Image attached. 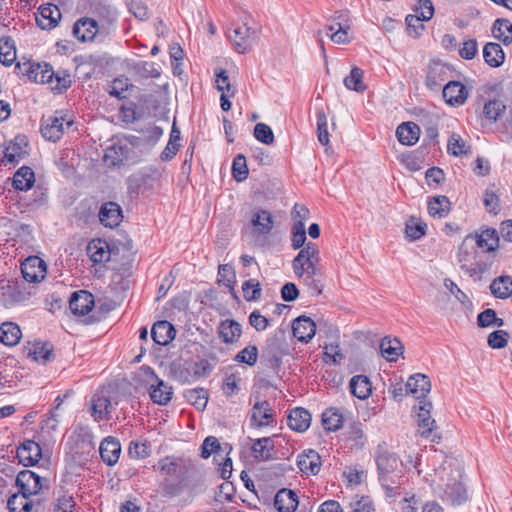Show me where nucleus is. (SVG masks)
Listing matches in <instances>:
<instances>
[{
  "mask_svg": "<svg viewBox=\"0 0 512 512\" xmlns=\"http://www.w3.org/2000/svg\"><path fill=\"white\" fill-rule=\"evenodd\" d=\"M347 438L349 441L353 442V446L357 449L363 448L367 443V437L360 422H353L349 425Z\"/></svg>",
  "mask_w": 512,
  "mask_h": 512,
  "instance_id": "nucleus-52",
  "label": "nucleus"
},
{
  "mask_svg": "<svg viewBox=\"0 0 512 512\" xmlns=\"http://www.w3.org/2000/svg\"><path fill=\"white\" fill-rule=\"evenodd\" d=\"M251 223L255 227L257 233L262 235L269 234L274 226L272 215L267 210H258L254 212Z\"/></svg>",
  "mask_w": 512,
  "mask_h": 512,
  "instance_id": "nucleus-39",
  "label": "nucleus"
},
{
  "mask_svg": "<svg viewBox=\"0 0 512 512\" xmlns=\"http://www.w3.org/2000/svg\"><path fill=\"white\" fill-rule=\"evenodd\" d=\"M467 236H471L475 242V247L485 253H491L496 251L500 247V237L498 231L495 228H485L474 233H470Z\"/></svg>",
  "mask_w": 512,
  "mask_h": 512,
  "instance_id": "nucleus-8",
  "label": "nucleus"
},
{
  "mask_svg": "<svg viewBox=\"0 0 512 512\" xmlns=\"http://www.w3.org/2000/svg\"><path fill=\"white\" fill-rule=\"evenodd\" d=\"M16 59L14 42L10 38H3L0 42V62L10 66Z\"/></svg>",
  "mask_w": 512,
  "mask_h": 512,
  "instance_id": "nucleus-53",
  "label": "nucleus"
},
{
  "mask_svg": "<svg viewBox=\"0 0 512 512\" xmlns=\"http://www.w3.org/2000/svg\"><path fill=\"white\" fill-rule=\"evenodd\" d=\"M292 332L299 341L308 343L315 335L316 324L307 316H299L292 324Z\"/></svg>",
  "mask_w": 512,
  "mask_h": 512,
  "instance_id": "nucleus-22",
  "label": "nucleus"
},
{
  "mask_svg": "<svg viewBox=\"0 0 512 512\" xmlns=\"http://www.w3.org/2000/svg\"><path fill=\"white\" fill-rule=\"evenodd\" d=\"M493 36L504 45L512 42V23L507 19H497L492 27Z\"/></svg>",
  "mask_w": 512,
  "mask_h": 512,
  "instance_id": "nucleus-44",
  "label": "nucleus"
},
{
  "mask_svg": "<svg viewBox=\"0 0 512 512\" xmlns=\"http://www.w3.org/2000/svg\"><path fill=\"white\" fill-rule=\"evenodd\" d=\"M175 328L168 321H158L151 329V336L155 343L159 345H167L175 338Z\"/></svg>",
  "mask_w": 512,
  "mask_h": 512,
  "instance_id": "nucleus-31",
  "label": "nucleus"
},
{
  "mask_svg": "<svg viewBox=\"0 0 512 512\" xmlns=\"http://www.w3.org/2000/svg\"><path fill=\"white\" fill-rule=\"evenodd\" d=\"M432 404L426 400L419 401L418 426L422 437L428 438L434 428L435 420L430 417Z\"/></svg>",
  "mask_w": 512,
  "mask_h": 512,
  "instance_id": "nucleus-30",
  "label": "nucleus"
},
{
  "mask_svg": "<svg viewBox=\"0 0 512 512\" xmlns=\"http://www.w3.org/2000/svg\"><path fill=\"white\" fill-rule=\"evenodd\" d=\"M405 388L407 393L421 401L425 400L426 395L430 392L431 383L426 375L417 373L408 378Z\"/></svg>",
  "mask_w": 512,
  "mask_h": 512,
  "instance_id": "nucleus-18",
  "label": "nucleus"
},
{
  "mask_svg": "<svg viewBox=\"0 0 512 512\" xmlns=\"http://www.w3.org/2000/svg\"><path fill=\"white\" fill-rule=\"evenodd\" d=\"M102 461L108 466H114L121 454V444L118 439L107 436L102 440L99 447Z\"/></svg>",
  "mask_w": 512,
  "mask_h": 512,
  "instance_id": "nucleus-19",
  "label": "nucleus"
},
{
  "mask_svg": "<svg viewBox=\"0 0 512 512\" xmlns=\"http://www.w3.org/2000/svg\"><path fill=\"white\" fill-rule=\"evenodd\" d=\"M26 75L29 80L41 84H53L55 72L48 63H32L29 64Z\"/></svg>",
  "mask_w": 512,
  "mask_h": 512,
  "instance_id": "nucleus-25",
  "label": "nucleus"
},
{
  "mask_svg": "<svg viewBox=\"0 0 512 512\" xmlns=\"http://www.w3.org/2000/svg\"><path fill=\"white\" fill-rule=\"evenodd\" d=\"M320 251L313 242H308L292 261V268L298 278L317 275Z\"/></svg>",
  "mask_w": 512,
  "mask_h": 512,
  "instance_id": "nucleus-3",
  "label": "nucleus"
},
{
  "mask_svg": "<svg viewBox=\"0 0 512 512\" xmlns=\"http://www.w3.org/2000/svg\"><path fill=\"white\" fill-rule=\"evenodd\" d=\"M450 205L449 199L445 195L439 194L428 201V213L432 217L443 218L448 214Z\"/></svg>",
  "mask_w": 512,
  "mask_h": 512,
  "instance_id": "nucleus-41",
  "label": "nucleus"
},
{
  "mask_svg": "<svg viewBox=\"0 0 512 512\" xmlns=\"http://www.w3.org/2000/svg\"><path fill=\"white\" fill-rule=\"evenodd\" d=\"M451 70L448 65L439 60H433L428 66L426 75V87L429 90L438 91L443 83L450 77Z\"/></svg>",
  "mask_w": 512,
  "mask_h": 512,
  "instance_id": "nucleus-9",
  "label": "nucleus"
},
{
  "mask_svg": "<svg viewBox=\"0 0 512 512\" xmlns=\"http://www.w3.org/2000/svg\"><path fill=\"white\" fill-rule=\"evenodd\" d=\"M250 421L252 426H268L274 421V414L268 401H257L252 409Z\"/></svg>",
  "mask_w": 512,
  "mask_h": 512,
  "instance_id": "nucleus-20",
  "label": "nucleus"
},
{
  "mask_svg": "<svg viewBox=\"0 0 512 512\" xmlns=\"http://www.w3.org/2000/svg\"><path fill=\"white\" fill-rule=\"evenodd\" d=\"M43 480L47 481L46 478L40 477L33 471L23 470L19 472L16 477V486L18 487L19 492L30 497L37 494L42 489Z\"/></svg>",
  "mask_w": 512,
  "mask_h": 512,
  "instance_id": "nucleus-10",
  "label": "nucleus"
},
{
  "mask_svg": "<svg viewBox=\"0 0 512 512\" xmlns=\"http://www.w3.org/2000/svg\"><path fill=\"white\" fill-rule=\"evenodd\" d=\"M396 136L401 144L412 146L420 136V128L413 122H404L396 130Z\"/></svg>",
  "mask_w": 512,
  "mask_h": 512,
  "instance_id": "nucleus-32",
  "label": "nucleus"
},
{
  "mask_svg": "<svg viewBox=\"0 0 512 512\" xmlns=\"http://www.w3.org/2000/svg\"><path fill=\"white\" fill-rule=\"evenodd\" d=\"M343 416L337 408L330 407L322 414V424L327 431H336L341 428Z\"/></svg>",
  "mask_w": 512,
  "mask_h": 512,
  "instance_id": "nucleus-46",
  "label": "nucleus"
},
{
  "mask_svg": "<svg viewBox=\"0 0 512 512\" xmlns=\"http://www.w3.org/2000/svg\"><path fill=\"white\" fill-rule=\"evenodd\" d=\"M22 333L20 327L14 322H4L0 326V342L6 346H15L19 343Z\"/></svg>",
  "mask_w": 512,
  "mask_h": 512,
  "instance_id": "nucleus-36",
  "label": "nucleus"
},
{
  "mask_svg": "<svg viewBox=\"0 0 512 512\" xmlns=\"http://www.w3.org/2000/svg\"><path fill=\"white\" fill-rule=\"evenodd\" d=\"M258 359V348L255 345H249L239 351L234 360L238 363H244L249 366L255 365Z\"/></svg>",
  "mask_w": 512,
  "mask_h": 512,
  "instance_id": "nucleus-60",
  "label": "nucleus"
},
{
  "mask_svg": "<svg viewBox=\"0 0 512 512\" xmlns=\"http://www.w3.org/2000/svg\"><path fill=\"white\" fill-rule=\"evenodd\" d=\"M382 355L388 361H396L403 351V345L397 338L384 337L380 343Z\"/></svg>",
  "mask_w": 512,
  "mask_h": 512,
  "instance_id": "nucleus-40",
  "label": "nucleus"
},
{
  "mask_svg": "<svg viewBox=\"0 0 512 512\" xmlns=\"http://www.w3.org/2000/svg\"><path fill=\"white\" fill-rule=\"evenodd\" d=\"M33 503L30 497L21 492L13 493L7 501V508L10 512H30Z\"/></svg>",
  "mask_w": 512,
  "mask_h": 512,
  "instance_id": "nucleus-43",
  "label": "nucleus"
},
{
  "mask_svg": "<svg viewBox=\"0 0 512 512\" xmlns=\"http://www.w3.org/2000/svg\"><path fill=\"white\" fill-rule=\"evenodd\" d=\"M259 30L255 27L248 26L247 22L233 29V35L229 34V38L234 42L235 50L238 53H246L252 47V43L258 38Z\"/></svg>",
  "mask_w": 512,
  "mask_h": 512,
  "instance_id": "nucleus-7",
  "label": "nucleus"
},
{
  "mask_svg": "<svg viewBox=\"0 0 512 512\" xmlns=\"http://www.w3.org/2000/svg\"><path fill=\"white\" fill-rule=\"evenodd\" d=\"M72 32L81 42L93 41L99 32V26L96 20L83 17L74 23Z\"/></svg>",
  "mask_w": 512,
  "mask_h": 512,
  "instance_id": "nucleus-17",
  "label": "nucleus"
},
{
  "mask_svg": "<svg viewBox=\"0 0 512 512\" xmlns=\"http://www.w3.org/2000/svg\"><path fill=\"white\" fill-rule=\"evenodd\" d=\"M218 283L228 287L231 291L234 290V284L236 283V274L232 266L228 264H222L218 267Z\"/></svg>",
  "mask_w": 512,
  "mask_h": 512,
  "instance_id": "nucleus-55",
  "label": "nucleus"
},
{
  "mask_svg": "<svg viewBox=\"0 0 512 512\" xmlns=\"http://www.w3.org/2000/svg\"><path fill=\"white\" fill-rule=\"evenodd\" d=\"M72 125V120H67L61 111H56L53 115L42 118L40 131L45 139L56 142L64 134L65 126L69 128Z\"/></svg>",
  "mask_w": 512,
  "mask_h": 512,
  "instance_id": "nucleus-6",
  "label": "nucleus"
},
{
  "mask_svg": "<svg viewBox=\"0 0 512 512\" xmlns=\"http://www.w3.org/2000/svg\"><path fill=\"white\" fill-rule=\"evenodd\" d=\"M483 58L490 67L496 68L504 63L505 54L500 44L489 42L483 48Z\"/></svg>",
  "mask_w": 512,
  "mask_h": 512,
  "instance_id": "nucleus-35",
  "label": "nucleus"
},
{
  "mask_svg": "<svg viewBox=\"0 0 512 512\" xmlns=\"http://www.w3.org/2000/svg\"><path fill=\"white\" fill-rule=\"evenodd\" d=\"M21 272L27 282H40L46 276V264L41 258L30 256L21 264Z\"/></svg>",
  "mask_w": 512,
  "mask_h": 512,
  "instance_id": "nucleus-12",
  "label": "nucleus"
},
{
  "mask_svg": "<svg viewBox=\"0 0 512 512\" xmlns=\"http://www.w3.org/2000/svg\"><path fill=\"white\" fill-rule=\"evenodd\" d=\"M129 87H133V85L130 83L128 78H115L110 85L109 94L119 99H124L127 97L126 92Z\"/></svg>",
  "mask_w": 512,
  "mask_h": 512,
  "instance_id": "nucleus-58",
  "label": "nucleus"
},
{
  "mask_svg": "<svg viewBox=\"0 0 512 512\" xmlns=\"http://www.w3.org/2000/svg\"><path fill=\"white\" fill-rule=\"evenodd\" d=\"M242 290L246 301H257L261 297V286L256 279L245 281L242 285Z\"/></svg>",
  "mask_w": 512,
  "mask_h": 512,
  "instance_id": "nucleus-59",
  "label": "nucleus"
},
{
  "mask_svg": "<svg viewBox=\"0 0 512 512\" xmlns=\"http://www.w3.org/2000/svg\"><path fill=\"white\" fill-rule=\"evenodd\" d=\"M427 225L420 219H417L415 217H411L407 222L405 226V234L406 237L409 238L411 241H415L420 239L422 236L426 233Z\"/></svg>",
  "mask_w": 512,
  "mask_h": 512,
  "instance_id": "nucleus-51",
  "label": "nucleus"
},
{
  "mask_svg": "<svg viewBox=\"0 0 512 512\" xmlns=\"http://www.w3.org/2000/svg\"><path fill=\"white\" fill-rule=\"evenodd\" d=\"M478 250L471 236H465L457 251V263L470 277L480 276L486 271V264L477 261Z\"/></svg>",
  "mask_w": 512,
  "mask_h": 512,
  "instance_id": "nucleus-1",
  "label": "nucleus"
},
{
  "mask_svg": "<svg viewBox=\"0 0 512 512\" xmlns=\"http://www.w3.org/2000/svg\"><path fill=\"white\" fill-rule=\"evenodd\" d=\"M129 147L120 141L113 142L104 151L103 161L108 167H118L128 159Z\"/></svg>",
  "mask_w": 512,
  "mask_h": 512,
  "instance_id": "nucleus-15",
  "label": "nucleus"
},
{
  "mask_svg": "<svg viewBox=\"0 0 512 512\" xmlns=\"http://www.w3.org/2000/svg\"><path fill=\"white\" fill-rule=\"evenodd\" d=\"M112 404L108 397L103 394L96 393L91 398L90 413L95 421L111 419Z\"/></svg>",
  "mask_w": 512,
  "mask_h": 512,
  "instance_id": "nucleus-24",
  "label": "nucleus"
},
{
  "mask_svg": "<svg viewBox=\"0 0 512 512\" xmlns=\"http://www.w3.org/2000/svg\"><path fill=\"white\" fill-rule=\"evenodd\" d=\"M87 254L94 264H103L110 260L111 251L109 244L100 238L88 243Z\"/></svg>",
  "mask_w": 512,
  "mask_h": 512,
  "instance_id": "nucleus-27",
  "label": "nucleus"
},
{
  "mask_svg": "<svg viewBox=\"0 0 512 512\" xmlns=\"http://www.w3.org/2000/svg\"><path fill=\"white\" fill-rule=\"evenodd\" d=\"M184 397L199 411H203L208 403V391L205 388L189 389L185 392Z\"/></svg>",
  "mask_w": 512,
  "mask_h": 512,
  "instance_id": "nucleus-47",
  "label": "nucleus"
},
{
  "mask_svg": "<svg viewBox=\"0 0 512 512\" xmlns=\"http://www.w3.org/2000/svg\"><path fill=\"white\" fill-rule=\"evenodd\" d=\"M292 247L294 249H299L304 246L306 241V232H305V224L302 221H295L292 226Z\"/></svg>",
  "mask_w": 512,
  "mask_h": 512,
  "instance_id": "nucleus-63",
  "label": "nucleus"
},
{
  "mask_svg": "<svg viewBox=\"0 0 512 512\" xmlns=\"http://www.w3.org/2000/svg\"><path fill=\"white\" fill-rule=\"evenodd\" d=\"M311 424V414L308 410L297 407L292 409L287 417V425L296 432L306 431Z\"/></svg>",
  "mask_w": 512,
  "mask_h": 512,
  "instance_id": "nucleus-28",
  "label": "nucleus"
},
{
  "mask_svg": "<svg viewBox=\"0 0 512 512\" xmlns=\"http://www.w3.org/2000/svg\"><path fill=\"white\" fill-rule=\"evenodd\" d=\"M316 118L318 140L322 145L326 146L329 144L327 116L323 110H318L316 112Z\"/></svg>",
  "mask_w": 512,
  "mask_h": 512,
  "instance_id": "nucleus-61",
  "label": "nucleus"
},
{
  "mask_svg": "<svg viewBox=\"0 0 512 512\" xmlns=\"http://www.w3.org/2000/svg\"><path fill=\"white\" fill-rule=\"evenodd\" d=\"M447 151L453 156L460 157L470 153V146L459 134L453 133L448 139Z\"/></svg>",
  "mask_w": 512,
  "mask_h": 512,
  "instance_id": "nucleus-50",
  "label": "nucleus"
},
{
  "mask_svg": "<svg viewBox=\"0 0 512 512\" xmlns=\"http://www.w3.org/2000/svg\"><path fill=\"white\" fill-rule=\"evenodd\" d=\"M273 448L274 445L271 438H259L252 445V453L256 459L266 461L272 458L271 451Z\"/></svg>",
  "mask_w": 512,
  "mask_h": 512,
  "instance_id": "nucleus-45",
  "label": "nucleus"
},
{
  "mask_svg": "<svg viewBox=\"0 0 512 512\" xmlns=\"http://www.w3.org/2000/svg\"><path fill=\"white\" fill-rule=\"evenodd\" d=\"M18 377L12 368L0 366V393H5L6 389L16 387Z\"/></svg>",
  "mask_w": 512,
  "mask_h": 512,
  "instance_id": "nucleus-56",
  "label": "nucleus"
},
{
  "mask_svg": "<svg viewBox=\"0 0 512 512\" xmlns=\"http://www.w3.org/2000/svg\"><path fill=\"white\" fill-rule=\"evenodd\" d=\"M232 175L238 182L243 181L248 176V167L246 158L242 154H238L232 163Z\"/></svg>",
  "mask_w": 512,
  "mask_h": 512,
  "instance_id": "nucleus-62",
  "label": "nucleus"
},
{
  "mask_svg": "<svg viewBox=\"0 0 512 512\" xmlns=\"http://www.w3.org/2000/svg\"><path fill=\"white\" fill-rule=\"evenodd\" d=\"M505 110L506 106L501 100L493 99L485 103L483 115L487 121L494 123L502 116Z\"/></svg>",
  "mask_w": 512,
  "mask_h": 512,
  "instance_id": "nucleus-49",
  "label": "nucleus"
},
{
  "mask_svg": "<svg viewBox=\"0 0 512 512\" xmlns=\"http://www.w3.org/2000/svg\"><path fill=\"white\" fill-rule=\"evenodd\" d=\"M61 16V11L56 5L45 4L39 7L35 20L41 29L51 30L58 25Z\"/></svg>",
  "mask_w": 512,
  "mask_h": 512,
  "instance_id": "nucleus-13",
  "label": "nucleus"
},
{
  "mask_svg": "<svg viewBox=\"0 0 512 512\" xmlns=\"http://www.w3.org/2000/svg\"><path fill=\"white\" fill-rule=\"evenodd\" d=\"M442 95L448 105L459 107L466 102L469 90L460 81H448L442 89Z\"/></svg>",
  "mask_w": 512,
  "mask_h": 512,
  "instance_id": "nucleus-11",
  "label": "nucleus"
},
{
  "mask_svg": "<svg viewBox=\"0 0 512 512\" xmlns=\"http://www.w3.org/2000/svg\"><path fill=\"white\" fill-rule=\"evenodd\" d=\"M375 461L377 464L379 480L386 489H390V483L395 484L392 474L399 465L397 456L387 450L384 446L379 445L375 452Z\"/></svg>",
  "mask_w": 512,
  "mask_h": 512,
  "instance_id": "nucleus-5",
  "label": "nucleus"
},
{
  "mask_svg": "<svg viewBox=\"0 0 512 512\" xmlns=\"http://www.w3.org/2000/svg\"><path fill=\"white\" fill-rule=\"evenodd\" d=\"M363 70L359 67H353L350 74L344 78V85L349 90L364 92L367 86L363 82Z\"/></svg>",
  "mask_w": 512,
  "mask_h": 512,
  "instance_id": "nucleus-48",
  "label": "nucleus"
},
{
  "mask_svg": "<svg viewBox=\"0 0 512 512\" xmlns=\"http://www.w3.org/2000/svg\"><path fill=\"white\" fill-rule=\"evenodd\" d=\"M443 500L452 506H460L467 500V492L460 483L448 485L444 491Z\"/></svg>",
  "mask_w": 512,
  "mask_h": 512,
  "instance_id": "nucleus-42",
  "label": "nucleus"
},
{
  "mask_svg": "<svg viewBox=\"0 0 512 512\" xmlns=\"http://www.w3.org/2000/svg\"><path fill=\"white\" fill-rule=\"evenodd\" d=\"M320 251L313 242H308L292 261V268L298 278L317 275Z\"/></svg>",
  "mask_w": 512,
  "mask_h": 512,
  "instance_id": "nucleus-4",
  "label": "nucleus"
},
{
  "mask_svg": "<svg viewBox=\"0 0 512 512\" xmlns=\"http://www.w3.org/2000/svg\"><path fill=\"white\" fill-rule=\"evenodd\" d=\"M134 70L143 78H158L160 76V72L153 62L140 61L135 64Z\"/></svg>",
  "mask_w": 512,
  "mask_h": 512,
  "instance_id": "nucleus-64",
  "label": "nucleus"
},
{
  "mask_svg": "<svg viewBox=\"0 0 512 512\" xmlns=\"http://www.w3.org/2000/svg\"><path fill=\"white\" fill-rule=\"evenodd\" d=\"M320 251L313 242H308L292 261V268L298 278L317 275Z\"/></svg>",
  "mask_w": 512,
  "mask_h": 512,
  "instance_id": "nucleus-2",
  "label": "nucleus"
},
{
  "mask_svg": "<svg viewBox=\"0 0 512 512\" xmlns=\"http://www.w3.org/2000/svg\"><path fill=\"white\" fill-rule=\"evenodd\" d=\"M34 182V171L28 166H22L15 172L12 185L16 190L23 191L31 189Z\"/></svg>",
  "mask_w": 512,
  "mask_h": 512,
  "instance_id": "nucleus-37",
  "label": "nucleus"
},
{
  "mask_svg": "<svg viewBox=\"0 0 512 512\" xmlns=\"http://www.w3.org/2000/svg\"><path fill=\"white\" fill-rule=\"evenodd\" d=\"M490 291L498 299L512 296V277L502 275L495 278L490 284Z\"/></svg>",
  "mask_w": 512,
  "mask_h": 512,
  "instance_id": "nucleus-38",
  "label": "nucleus"
},
{
  "mask_svg": "<svg viewBox=\"0 0 512 512\" xmlns=\"http://www.w3.org/2000/svg\"><path fill=\"white\" fill-rule=\"evenodd\" d=\"M98 217L101 224L109 228L119 226L123 219L121 207L115 202L104 203L100 207Z\"/></svg>",
  "mask_w": 512,
  "mask_h": 512,
  "instance_id": "nucleus-21",
  "label": "nucleus"
},
{
  "mask_svg": "<svg viewBox=\"0 0 512 512\" xmlns=\"http://www.w3.org/2000/svg\"><path fill=\"white\" fill-rule=\"evenodd\" d=\"M349 387L352 395L361 400L368 398L372 391L371 382L365 375L353 376L350 380Z\"/></svg>",
  "mask_w": 512,
  "mask_h": 512,
  "instance_id": "nucleus-34",
  "label": "nucleus"
},
{
  "mask_svg": "<svg viewBox=\"0 0 512 512\" xmlns=\"http://www.w3.org/2000/svg\"><path fill=\"white\" fill-rule=\"evenodd\" d=\"M94 307L93 295L85 290L73 292L69 300V308L74 315L84 316Z\"/></svg>",
  "mask_w": 512,
  "mask_h": 512,
  "instance_id": "nucleus-14",
  "label": "nucleus"
},
{
  "mask_svg": "<svg viewBox=\"0 0 512 512\" xmlns=\"http://www.w3.org/2000/svg\"><path fill=\"white\" fill-rule=\"evenodd\" d=\"M157 470L166 477H177L180 473V465L176 459L165 457L157 464Z\"/></svg>",
  "mask_w": 512,
  "mask_h": 512,
  "instance_id": "nucleus-54",
  "label": "nucleus"
},
{
  "mask_svg": "<svg viewBox=\"0 0 512 512\" xmlns=\"http://www.w3.org/2000/svg\"><path fill=\"white\" fill-rule=\"evenodd\" d=\"M172 387L156 377V385H151L150 398L158 405H167L172 398Z\"/></svg>",
  "mask_w": 512,
  "mask_h": 512,
  "instance_id": "nucleus-33",
  "label": "nucleus"
},
{
  "mask_svg": "<svg viewBox=\"0 0 512 512\" xmlns=\"http://www.w3.org/2000/svg\"><path fill=\"white\" fill-rule=\"evenodd\" d=\"M298 505V495L291 489L282 488L274 497V507L278 512H295Z\"/></svg>",
  "mask_w": 512,
  "mask_h": 512,
  "instance_id": "nucleus-26",
  "label": "nucleus"
},
{
  "mask_svg": "<svg viewBox=\"0 0 512 512\" xmlns=\"http://www.w3.org/2000/svg\"><path fill=\"white\" fill-rule=\"evenodd\" d=\"M16 455L24 466H34L42 457V450L37 442L26 440L17 448Z\"/></svg>",
  "mask_w": 512,
  "mask_h": 512,
  "instance_id": "nucleus-16",
  "label": "nucleus"
},
{
  "mask_svg": "<svg viewBox=\"0 0 512 512\" xmlns=\"http://www.w3.org/2000/svg\"><path fill=\"white\" fill-rule=\"evenodd\" d=\"M297 466L306 475H316L321 467L320 455L315 450H305L298 455Z\"/></svg>",
  "mask_w": 512,
  "mask_h": 512,
  "instance_id": "nucleus-23",
  "label": "nucleus"
},
{
  "mask_svg": "<svg viewBox=\"0 0 512 512\" xmlns=\"http://www.w3.org/2000/svg\"><path fill=\"white\" fill-rule=\"evenodd\" d=\"M37 362L45 364L53 355V347L49 343H36L34 349L29 353Z\"/></svg>",
  "mask_w": 512,
  "mask_h": 512,
  "instance_id": "nucleus-57",
  "label": "nucleus"
},
{
  "mask_svg": "<svg viewBox=\"0 0 512 512\" xmlns=\"http://www.w3.org/2000/svg\"><path fill=\"white\" fill-rule=\"evenodd\" d=\"M220 339L226 344L238 342L242 334L241 325L232 319H226L220 322L218 327Z\"/></svg>",
  "mask_w": 512,
  "mask_h": 512,
  "instance_id": "nucleus-29",
  "label": "nucleus"
}]
</instances>
